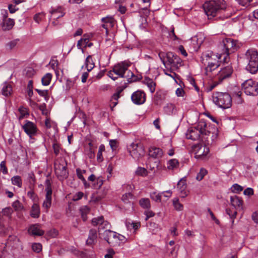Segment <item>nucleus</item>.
<instances>
[{
  "instance_id": "obj_17",
  "label": "nucleus",
  "mask_w": 258,
  "mask_h": 258,
  "mask_svg": "<svg viewBox=\"0 0 258 258\" xmlns=\"http://www.w3.org/2000/svg\"><path fill=\"white\" fill-rule=\"evenodd\" d=\"M205 38L204 35L202 33H198L197 35L191 38L190 43L194 51H198L199 50L201 45L203 43Z\"/></svg>"
},
{
  "instance_id": "obj_49",
  "label": "nucleus",
  "mask_w": 258,
  "mask_h": 258,
  "mask_svg": "<svg viewBox=\"0 0 258 258\" xmlns=\"http://www.w3.org/2000/svg\"><path fill=\"white\" fill-rule=\"evenodd\" d=\"M28 197L30 198L35 203L37 202L38 198L37 195L32 190L27 192Z\"/></svg>"
},
{
  "instance_id": "obj_63",
  "label": "nucleus",
  "mask_w": 258,
  "mask_h": 258,
  "mask_svg": "<svg viewBox=\"0 0 258 258\" xmlns=\"http://www.w3.org/2000/svg\"><path fill=\"white\" fill-rule=\"evenodd\" d=\"M176 94L178 97H182L184 94V91L181 88H178L176 90Z\"/></svg>"
},
{
  "instance_id": "obj_21",
  "label": "nucleus",
  "mask_w": 258,
  "mask_h": 258,
  "mask_svg": "<svg viewBox=\"0 0 258 258\" xmlns=\"http://www.w3.org/2000/svg\"><path fill=\"white\" fill-rule=\"evenodd\" d=\"M97 234L96 229H91L89 230L88 239L86 240V244L92 246L97 241Z\"/></svg>"
},
{
  "instance_id": "obj_52",
  "label": "nucleus",
  "mask_w": 258,
  "mask_h": 258,
  "mask_svg": "<svg viewBox=\"0 0 258 258\" xmlns=\"http://www.w3.org/2000/svg\"><path fill=\"white\" fill-rule=\"evenodd\" d=\"M32 248L36 252H39L42 250V245L39 243H35L32 244Z\"/></svg>"
},
{
  "instance_id": "obj_50",
  "label": "nucleus",
  "mask_w": 258,
  "mask_h": 258,
  "mask_svg": "<svg viewBox=\"0 0 258 258\" xmlns=\"http://www.w3.org/2000/svg\"><path fill=\"white\" fill-rule=\"evenodd\" d=\"M35 90L38 93V94L45 98L46 100L48 98V91L47 90H40L38 89H35Z\"/></svg>"
},
{
  "instance_id": "obj_45",
  "label": "nucleus",
  "mask_w": 258,
  "mask_h": 258,
  "mask_svg": "<svg viewBox=\"0 0 258 258\" xmlns=\"http://www.w3.org/2000/svg\"><path fill=\"white\" fill-rule=\"evenodd\" d=\"M45 14L44 13H38L34 16L33 19L36 23H39L45 18Z\"/></svg>"
},
{
  "instance_id": "obj_48",
  "label": "nucleus",
  "mask_w": 258,
  "mask_h": 258,
  "mask_svg": "<svg viewBox=\"0 0 258 258\" xmlns=\"http://www.w3.org/2000/svg\"><path fill=\"white\" fill-rule=\"evenodd\" d=\"M103 216H99L98 217L94 218L92 219V224L93 226H97L98 225H101V222L103 221Z\"/></svg>"
},
{
  "instance_id": "obj_40",
  "label": "nucleus",
  "mask_w": 258,
  "mask_h": 258,
  "mask_svg": "<svg viewBox=\"0 0 258 258\" xmlns=\"http://www.w3.org/2000/svg\"><path fill=\"white\" fill-rule=\"evenodd\" d=\"M18 110L20 113V115L18 117L19 120L22 119L23 118L29 115V112L27 109L23 106H21L19 108Z\"/></svg>"
},
{
  "instance_id": "obj_60",
  "label": "nucleus",
  "mask_w": 258,
  "mask_h": 258,
  "mask_svg": "<svg viewBox=\"0 0 258 258\" xmlns=\"http://www.w3.org/2000/svg\"><path fill=\"white\" fill-rule=\"evenodd\" d=\"M231 188L233 192H240L243 190L242 187L237 184H233Z\"/></svg>"
},
{
  "instance_id": "obj_25",
  "label": "nucleus",
  "mask_w": 258,
  "mask_h": 258,
  "mask_svg": "<svg viewBox=\"0 0 258 258\" xmlns=\"http://www.w3.org/2000/svg\"><path fill=\"white\" fill-rule=\"evenodd\" d=\"M40 214V210L39 206L36 203H34L31 207L30 212L31 217L33 218H37L39 217Z\"/></svg>"
},
{
  "instance_id": "obj_6",
  "label": "nucleus",
  "mask_w": 258,
  "mask_h": 258,
  "mask_svg": "<svg viewBox=\"0 0 258 258\" xmlns=\"http://www.w3.org/2000/svg\"><path fill=\"white\" fill-rule=\"evenodd\" d=\"M212 99L213 102L222 108H229L232 105V98L228 93L215 92L213 94Z\"/></svg>"
},
{
  "instance_id": "obj_32",
  "label": "nucleus",
  "mask_w": 258,
  "mask_h": 258,
  "mask_svg": "<svg viewBox=\"0 0 258 258\" xmlns=\"http://www.w3.org/2000/svg\"><path fill=\"white\" fill-rule=\"evenodd\" d=\"M140 206L144 209H150L151 208L150 201L148 198H142L139 202Z\"/></svg>"
},
{
  "instance_id": "obj_38",
  "label": "nucleus",
  "mask_w": 258,
  "mask_h": 258,
  "mask_svg": "<svg viewBox=\"0 0 258 258\" xmlns=\"http://www.w3.org/2000/svg\"><path fill=\"white\" fill-rule=\"evenodd\" d=\"M20 39L17 38L9 41L6 44V47L7 50H12L14 49L18 44Z\"/></svg>"
},
{
  "instance_id": "obj_58",
  "label": "nucleus",
  "mask_w": 258,
  "mask_h": 258,
  "mask_svg": "<svg viewBox=\"0 0 258 258\" xmlns=\"http://www.w3.org/2000/svg\"><path fill=\"white\" fill-rule=\"evenodd\" d=\"M145 211L144 212L145 215L146 216L145 218L146 221L148 220L149 218L152 217L155 215V214L153 211L150 210L149 209Z\"/></svg>"
},
{
  "instance_id": "obj_23",
  "label": "nucleus",
  "mask_w": 258,
  "mask_h": 258,
  "mask_svg": "<svg viewBox=\"0 0 258 258\" xmlns=\"http://www.w3.org/2000/svg\"><path fill=\"white\" fill-rule=\"evenodd\" d=\"M163 154L162 149L155 147H151L149 150V155L154 158H160Z\"/></svg>"
},
{
  "instance_id": "obj_54",
  "label": "nucleus",
  "mask_w": 258,
  "mask_h": 258,
  "mask_svg": "<svg viewBox=\"0 0 258 258\" xmlns=\"http://www.w3.org/2000/svg\"><path fill=\"white\" fill-rule=\"evenodd\" d=\"M86 172V170H82L80 168H77L76 169V173L78 178H79L81 180H85V178L84 177L83 174Z\"/></svg>"
},
{
  "instance_id": "obj_18",
  "label": "nucleus",
  "mask_w": 258,
  "mask_h": 258,
  "mask_svg": "<svg viewBox=\"0 0 258 258\" xmlns=\"http://www.w3.org/2000/svg\"><path fill=\"white\" fill-rule=\"evenodd\" d=\"M131 99L135 104H142L146 101V94L143 91L138 90L133 93Z\"/></svg>"
},
{
  "instance_id": "obj_61",
  "label": "nucleus",
  "mask_w": 258,
  "mask_h": 258,
  "mask_svg": "<svg viewBox=\"0 0 258 258\" xmlns=\"http://www.w3.org/2000/svg\"><path fill=\"white\" fill-rule=\"evenodd\" d=\"M1 170L3 174H6L8 173V169L6 165V162L3 161L0 164Z\"/></svg>"
},
{
  "instance_id": "obj_13",
  "label": "nucleus",
  "mask_w": 258,
  "mask_h": 258,
  "mask_svg": "<svg viewBox=\"0 0 258 258\" xmlns=\"http://www.w3.org/2000/svg\"><path fill=\"white\" fill-rule=\"evenodd\" d=\"M192 150L195 155V157L198 159L204 160L206 159L209 153L208 147L202 144H198L194 146Z\"/></svg>"
},
{
  "instance_id": "obj_9",
  "label": "nucleus",
  "mask_w": 258,
  "mask_h": 258,
  "mask_svg": "<svg viewBox=\"0 0 258 258\" xmlns=\"http://www.w3.org/2000/svg\"><path fill=\"white\" fill-rule=\"evenodd\" d=\"M103 238L113 246L118 245L120 242L126 241L124 236L109 229L103 231Z\"/></svg>"
},
{
  "instance_id": "obj_1",
  "label": "nucleus",
  "mask_w": 258,
  "mask_h": 258,
  "mask_svg": "<svg viewBox=\"0 0 258 258\" xmlns=\"http://www.w3.org/2000/svg\"><path fill=\"white\" fill-rule=\"evenodd\" d=\"M237 48V41L230 38L223 39L219 45L218 57L221 58L223 57L224 62L227 63V65L224 64L217 75V78L220 82L231 75L233 69L230 64H228L229 59V55L234 52Z\"/></svg>"
},
{
  "instance_id": "obj_24",
  "label": "nucleus",
  "mask_w": 258,
  "mask_h": 258,
  "mask_svg": "<svg viewBox=\"0 0 258 258\" xmlns=\"http://www.w3.org/2000/svg\"><path fill=\"white\" fill-rule=\"evenodd\" d=\"M28 232L32 235L37 236H41L44 234V232L41 230L38 225H33L30 227Z\"/></svg>"
},
{
  "instance_id": "obj_3",
  "label": "nucleus",
  "mask_w": 258,
  "mask_h": 258,
  "mask_svg": "<svg viewBox=\"0 0 258 258\" xmlns=\"http://www.w3.org/2000/svg\"><path fill=\"white\" fill-rule=\"evenodd\" d=\"M131 63L122 61L114 65L112 69L108 72L107 75L115 81L118 78H126L128 82H132V78L135 76L134 73L128 69Z\"/></svg>"
},
{
  "instance_id": "obj_27",
  "label": "nucleus",
  "mask_w": 258,
  "mask_h": 258,
  "mask_svg": "<svg viewBox=\"0 0 258 258\" xmlns=\"http://www.w3.org/2000/svg\"><path fill=\"white\" fill-rule=\"evenodd\" d=\"M85 66L88 72H90L95 67V63L92 58V56L88 55L85 60Z\"/></svg>"
},
{
  "instance_id": "obj_15",
  "label": "nucleus",
  "mask_w": 258,
  "mask_h": 258,
  "mask_svg": "<svg viewBox=\"0 0 258 258\" xmlns=\"http://www.w3.org/2000/svg\"><path fill=\"white\" fill-rule=\"evenodd\" d=\"M22 128L31 139L36 136L38 131L36 125L34 122L27 120L25 121L24 124L22 125Z\"/></svg>"
},
{
  "instance_id": "obj_26",
  "label": "nucleus",
  "mask_w": 258,
  "mask_h": 258,
  "mask_svg": "<svg viewBox=\"0 0 258 258\" xmlns=\"http://www.w3.org/2000/svg\"><path fill=\"white\" fill-rule=\"evenodd\" d=\"M179 163L176 159H172L168 161L167 163V168L169 170H174L179 167Z\"/></svg>"
},
{
  "instance_id": "obj_39",
  "label": "nucleus",
  "mask_w": 258,
  "mask_h": 258,
  "mask_svg": "<svg viewBox=\"0 0 258 258\" xmlns=\"http://www.w3.org/2000/svg\"><path fill=\"white\" fill-rule=\"evenodd\" d=\"M80 211L83 221H86L87 220V215L90 212V208L87 206H84L80 208Z\"/></svg>"
},
{
  "instance_id": "obj_16",
  "label": "nucleus",
  "mask_w": 258,
  "mask_h": 258,
  "mask_svg": "<svg viewBox=\"0 0 258 258\" xmlns=\"http://www.w3.org/2000/svg\"><path fill=\"white\" fill-rule=\"evenodd\" d=\"M46 185L45 199L43 203L42 207L45 208L46 209V211L47 212L51 205L52 191L50 181L48 179L46 180Z\"/></svg>"
},
{
  "instance_id": "obj_47",
  "label": "nucleus",
  "mask_w": 258,
  "mask_h": 258,
  "mask_svg": "<svg viewBox=\"0 0 258 258\" xmlns=\"http://www.w3.org/2000/svg\"><path fill=\"white\" fill-rule=\"evenodd\" d=\"M133 198V195L131 192L125 193L122 196L121 199L124 203H127L130 202V200Z\"/></svg>"
},
{
  "instance_id": "obj_14",
  "label": "nucleus",
  "mask_w": 258,
  "mask_h": 258,
  "mask_svg": "<svg viewBox=\"0 0 258 258\" xmlns=\"http://www.w3.org/2000/svg\"><path fill=\"white\" fill-rule=\"evenodd\" d=\"M50 13L51 14L50 19L52 20V25L54 26L60 25V23L58 19L63 17L65 15L64 9L62 7L52 8L50 11Z\"/></svg>"
},
{
  "instance_id": "obj_55",
  "label": "nucleus",
  "mask_w": 258,
  "mask_h": 258,
  "mask_svg": "<svg viewBox=\"0 0 258 258\" xmlns=\"http://www.w3.org/2000/svg\"><path fill=\"white\" fill-rule=\"evenodd\" d=\"M103 181L102 178L98 177L96 179L95 183L94 184V188H99L103 184Z\"/></svg>"
},
{
  "instance_id": "obj_53",
  "label": "nucleus",
  "mask_w": 258,
  "mask_h": 258,
  "mask_svg": "<svg viewBox=\"0 0 258 258\" xmlns=\"http://www.w3.org/2000/svg\"><path fill=\"white\" fill-rule=\"evenodd\" d=\"M12 213L13 210L10 207L4 208L2 210L3 215L7 217H10Z\"/></svg>"
},
{
  "instance_id": "obj_8",
  "label": "nucleus",
  "mask_w": 258,
  "mask_h": 258,
  "mask_svg": "<svg viewBox=\"0 0 258 258\" xmlns=\"http://www.w3.org/2000/svg\"><path fill=\"white\" fill-rule=\"evenodd\" d=\"M216 57L215 55L211 53L202 54L201 61L205 66H207L205 69L207 74L208 72H212L214 71L219 66V61L216 58Z\"/></svg>"
},
{
  "instance_id": "obj_37",
  "label": "nucleus",
  "mask_w": 258,
  "mask_h": 258,
  "mask_svg": "<svg viewBox=\"0 0 258 258\" xmlns=\"http://www.w3.org/2000/svg\"><path fill=\"white\" fill-rule=\"evenodd\" d=\"M165 99V95L161 91H157L154 96V100L156 104H158L161 101Z\"/></svg>"
},
{
  "instance_id": "obj_56",
  "label": "nucleus",
  "mask_w": 258,
  "mask_h": 258,
  "mask_svg": "<svg viewBox=\"0 0 258 258\" xmlns=\"http://www.w3.org/2000/svg\"><path fill=\"white\" fill-rule=\"evenodd\" d=\"M168 146L170 147V148L168 149L167 148H164V152L167 153L170 156H172L174 154V150L171 147V145L170 143L168 144Z\"/></svg>"
},
{
  "instance_id": "obj_12",
  "label": "nucleus",
  "mask_w": 258,
  "mask_h": 258,
  "mask_svg": "<svg viewBox=\"0 0 258 258\" xmlns=\"http://www.w3.org/2000/svg\"><path fill=\"white\" fill-rule=\"evenodd\" d=\"M242 90L247 95L255 96L258 94L257 83L251 79L245 81L242 85Z\"/></svg>"
},
{
  "instance_id": "obj_62",
  "label": "nucleus",
  "mask_w": 258,
  "mask_h": 258,
  "mask_svg": "<svg viewBox=\"0 0 258 258\" xmlns=\"http://www.w3.org/2000/svg\"><path fill=\"white\" fill-rule=\"evenodd\" d=\"M117 141L116 140H110L109 141V145L112 150H114L117 148Z\"/></svg>"
},
{
  "instance_id": "obj_30",
  "label": "nucleus",
  "mask_w": 258,
  "mask_h": 258,
  "mask_svg": "<svg viewBox=\"0 0 258 258\" xmlns=\"http://www.w3.org/2000/svg\"><path fill=\"white\" fill-rule=\"evenodd\" d=\"M12 87L10 84L5 83L2 88V93L4 96H9L12 93Z\"/></svg>"
},
{
  "instance_id": "obj_31",
  "label": "nucleus",
  "mask_w": 258,
  "mask_h": 258,
  "mask_svg": "<svg viewBox=\"0 0 258 258\" xmlns=\"http://www.w3.org/2000/svg\"><path fill=\"white\" fill-rule=\"evenodd\" d=\"M144 83L148 86L150 92L153 93L155 91L156 83L150 78H145Z\"/></svg>"
},
{
  "instance_id": "obj_33",
  "label": "nucleus",
  "mask_w": 258,
  "mask_h": 258,
  "mask_svg": "<svg viewBox=\"0 0 258 258\" xmlns=\"http://www.w3.org/2000/svg\"><path fill=\"white\" fill-rule=\"evenodd\" d=\"M52 75L51 73H46L41 79L42 84L43 86L49 85L52 79Z\"/></svg>"
},
{
  "instance_id": "obj_2",
  "label": "nucleus",
  "mask_w": 258,
  "mask_h": 258,
  "mask_svg": "<svg viewBox=\"0 0 258 258\" xmlns=\"http://www.w3.org/2000/svg\"><path fill=\"white\" fill-rule=\"evenodd\" d=\"M217 128L214 124L208 125L204 120H200L198 124L194 127H190L186 133L187 139L196 141L200 139L201 135L209 136L212 135V138L217 136Z\"/></svg>"
},
{
  "instance_id": "obj_34",
  "label": "nucleus",
  "mask_w": 258,
  "mask_h": 258,
  "mask_svg": "<svg viewBox=\"0 0 258 258\" xmlns=\"http://www.w3.org/2000/svg\"><path fill=\"white\" fill-rule=\"evenodd\" d=\"M12 184L21 188L22 186V180L20 176H14L11 178Z\"/></svg>"
},
{
  "instance_id": "obj_51",
  "label": "nucleus",
  "mask_w": 258,
  "mask_h": 258,
  "mask_svg": "<svg viewBox=\"0 0 258 258\" xmlns=\"http://www.w3.org/2000/svg\"><path fill=\"white\" fill-rule=\"evenodd\" d=\"M136 173L139 175L146 176L147 174V171L145 168L139 167L137 168Z\"/></svg>"
},
{
  "instance_id": "obj_19",
  "label": "nucleus",
  "mask_w": 258,
  "mask_h": 258,
  "mask_svg": "<svg viewBox=\"0 0 258 258\" xmlns=\"http://www.w3.org/2000/svg\"><path fill=\"white\" fill-rule=\"evenodd\" d=\"M101 21L103 23L102 25V27L106 30V34H107L108 33V29L112 28L114 25V19L111 16H107L106 17L102 18L101 19Z\"/></svg>"
},
{
  "instance_id": "obj_20",
  "label": "nucleus",
  "mask_w": 258,
  "mask_h": 258,
  "mask_svg": "<svg viewBox=\"0 0 258 258\" xmlns=\"http://www.w3.org/2000/svg\"><path fill=\"white\" fill-rule=\"evenodd\" d=\"M186 187V180L184 179H181L177 184L179 196L182 198H184L188 195V191L187 190Z\"/></svg>"
},
{
  "instance_id": "obj_11",
  "label": "nucleus",
  "mask_w": 258,
  "mask_h": 258,
  "mask_svg": "<svg viewBox=\"0 0 258 258\" xmlns=\"http://www.w3.org/2000/svg\"><path fill=\"white\" fill-rule=\"evenodd\" d=\"M130 155L135 160H139L144 155L145 151L141 143H132L128 147Z\"/></svg>"
},
{
  "instance_id": "obj_10",
  "label": "nucleus",
  "mask_w": 258,
  "mask_h": 258,
  "mask_svg": "<svg viewBox=\"0 0 258 258\" xmlns=\"http://www.w3.org/2000/svg\"><path fill=\"white\" fill-rule=\"evenodd\" d=\"M55 173L60 180H63L69 175L67 163L63 159L56 160L54 163Z\"/></svg>"
},
{
  "instance_id": "obj_35",
  "label": "nucleus",
  "mask_w": 258,
  "mask_h": 258,
  "mask_svg": "<svg viewBox=\"0 0 258 258\" xmlns=\"http://www.w3.org/2000/svg\"><path fill=\"white\" fill-rule=\"evenodd\" d=\"M110 224L109 222L107 221H105L104 220V218H103V221L101 222V225H100L99 228H98V232L99 234L102 235L103 236V232H102V230H103L104 229H107L108 228H110ZM107 230V229H106Z\"/></svg>"
},
{
  "instance_id": "obj_57",
  "label": "nucleus",
  "mask_w": 258,
  "mask_h": 258,
  "mask_svg": "<svg viewBox=\"0 0 258 258\" xmlns=\"http://www.w3.org/2000/svg\"><path fill=\"white\" fill-rule=\"evenodd\" d=\"M84 196V193L82 191H79L77 192L75 195H74L73 200L74 201H77L81 199Z\"/></svg>"
},
{
  "instance_id": "obj_42",
  "label": "nucleus",
  "mask_w": 258,
  "mask_h": 258,
  "mask_svg": "<svg viewBox=\"0 0 258 258\" xmlns=\"http://www.w3.org/2000/svg\"><path fill=\"white\" fill-rule=\"evenodd\" d=\"M174 109L175 106L173 104H168L164 107V112L168 115L173 114Z\"/></svg>"
},
{
  "instance_id": "obj_44",
  "label": "nucleus",
  "mask_w": 258,
  "mask_h": 258,
  "mask_svg": "<svg viewBox=\"0 0 258 258\" xmlns=\"http://www.w3.org/2000/svg\"><path fill=\"white\" fill-rule=\"evenodd\" d=\"M208 171L206 169L202 168L200 172L197 174L196 178L198 180L201 181L203 179L204 176L207 174Z\"/></svg>"
},
{
  "instance_id": "obj_41",
  "label": "nucleus",
  "mask_w": 258,
  "mask_h": 258,
  "mask_svg": "<svg viewBox=\"0 0 258 258\" xmlns=\"http://www.w3.org/2000/svg\"><path fill=\"white\" fill-rule=\"evenodd\" d=\"M164 192L161 193H157L156 192H153L151 193L150 198L154 201L157 202H161V197L162 194Z\"/></svg>"
},
{
  "instance_id": "obj_28",
  "label": "nucleus",
  "mask_w": 258,
  "mask_h": 258,
  "mask_svg": "<svg viewBox=\"0 0 258 258\" xmlns=\"http://www.w3.org/2000/svg\"><path fill=\"white\" fill-rule=\"evenodd\" d=\"M122 89L117 90V92H116L112 95L110 100V104L111 107H114L117 104L118 99L120 97V93L122 92Z\"/></svg>"
},
{
  "instance_id": "obj_29",
  "label": "nucleus",
  "mask_w": 258,
  "mask_h": 258,
  "mask_svg": "<svg viewBox=\"0 0 258 258\" xmlns=\"http://www.w3.org/2000/svg\"><path fill=\"white\" fill-rule=\"evenodd\" d=\"M230 201L232 206L236 208H240L242 205V200L237 196L231 197Z\"/></svg>"
},
{
  "instance_id": "obj_59",
  "label": "nucleus",
  "mask_w": 258,
  "mask_h": 258,
  "mask_svg": "<svg viewBox=\"0 0 258 258\" xmlns=\"http://www.w3.org/2000/svg\"><path fill=\"white\" fill-rule=\"evenodd\" d=\"M93 45V43L92 42H90L89 40V38L87 37L86 35H84V47H91Z\"/></svg>"
},
{
  "instance_id": "obj_7",
  "label": "nucleus",
  "mask_w": 258,
  "mask_h": 258,
  "mask_svg": "<svg viewBox=\"0 0 258 258\" xmlns=\"http://www.w3.org/2000/svg\"><path fill=\"white\" fill-rule=\"evenodd\" d=\"M245 56L248 63L246 67V70L251 74H255L258 71V53L254 49H249Z\"/></svg>"
},
{
  "instance_id": "obj_36",
  "label": "nucleus",
  "mask_w": 258,
  "mask_h": 258,
  "mask_svg": "<svg viewBox=\"0 0 258 258\" xmlns=\"http://www.w3.org/2000/svg\"><path fill=\"white\" fill-rule=\"evenodd\" d=\"M54 153L55 156L62 154L63 150L61 148L60 145L57 143H54L52 146Z\"/></svg>"
},
{
  "instance_id": "obj_46",
  "label": "nucleus",
  "mask_w": 258,
  "mask_h": 258,
  "mask_svg": "<svg viewBox=\"0 0 258 258\" xmlns=\"http://www.w3.org/2000/svg\"><path fill=\"white\" fill-rule=\"evenodd\" d=\"M12 207H13L15 211H21L24 208L22 204L18 200H16L13 203Z\"/></svg>"
},
{
  "instance_id": "obj_64",
  "label": "nucleus",
  "mask_w": 258,
  "mask_h": 258,
  "mask_svg": "<svg viewBox=\"0 0 258 258\" xmlns=\"http://www.w3.org/2000/svg\"><path fill=\"white\" fill-rule=\"evenodd\" d=\"M252 219L255 223H258V211H255L252 214Z\"/></svg>"
},
{
  "instance_id": "obj_5",
  "label": "nucleus",
  "mask_w": 258,
  "mask_h": 258,
  "mask_svg": "<svg viewBox=\"0 0 258 258\" xmlns=\"http://www.w3.org/2000/svg\"><path fill=\"white\" fill-rule=\"evenodd\" d=\"M158 56L163 64L166 68L168 67L170 69H177L181 66L182 60L180 58L172 52H168L165 53L160 52Z\"/></svg>"
},
{
  "instance_id": "obj_22",
  "label": "nucleus",
  "mask_w": 258,
  "mask_h": 258,
  "mask_svg": "<svg viewBox=\"0 0 258 258\" xmlns=\"http://www.w3.org/2000/svg\"><path fill=\"white\" fill-rule=\"evenodd\" d=\"M6 15H5L3 20L2 29L4 31H9L12 29L15 25V22L13 19L9 18L7 19V12H6Z\"/></svg>"
},
{
  "instance_id": "obj_4",
  "label": "nucleus",
  "mask_w": 258,
  "mask_h": 258,
  "mask_svg": "<svg viewBox=\"0 0 258 258\" xmlns=\"http://www.w3.org/2000/svg\"><path fill=\"white\" fill-rule=\"evenodd\" d=\"M203 8L208 19H210L225 10L226 8V5L224 0L211 1L205 3L203 5Z\"/></svg>"
},
{
  "instance_id": "obj_43",
  "label": "nucleus",
  "mask_w": 258,
  "mask_h": 258,
  "mask_svg": "<svg viewBox=\"0 0 258 258\" xmlns=\"http://www.w3.org/2000/svg\"><path fill=\"white\" fill-rule=\"evenodd\" d=\"M173 205L174 208L177 211H182L183 209V205L179 202V199L178 198L173 199Z\"/></svg>"
}]
</instances>
